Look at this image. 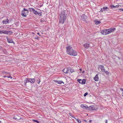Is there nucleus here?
<instances>
[{
  "label": "nucleus",
  "mask_w": 123,
  "mask_h": 123,
  "mask_svg": "<svg viewBox=\"0 0 123 123\" xmlns=\"http://www.w3.org/2000/svg\"><path fill=\"white\" fill-rule=\"evenodd\" d=\"M77 80L79 83L82 84H84L86 83V80L85 79H83V80L78 79Z\"/></svg>",
  "instance_id": "39448f33"
},
{
  "label": "nucleus",
  "mask_w": 123,
  "mask_h": 123,
  "mask_svg": "<svg viewBox=\"0 0 123 123\" xmlns=\"http://www.w3.org/2000/svg\"><path fill=\"white\" fill-rule=\"evenodd\" d=\"M88 94V93L87 92H86V93H85L84 95V97H85Z\"/></svg>",
  "instance_id": "2f4dec72"
},
{
  "label": "nucleus",
  "mask_w": 123,
  "mask_h": 123,
  "mask_svg": "<svg viewBox=\"0 0 123 123\" xmlns=\"http://www.w3.org/2000/svg\"><path fill=\"white\" fill-rule=\"evenodd\" d=\"M30 10L31 11H32L33 13L35 14H37V11H35V10L34 9V8H30Z\"/></svg>",
  "instance_id": "9b49d317"
},
{
  "label": "nucleus",
  "mask_w": 123,
  "mask_h": 123,
  "mask_svg": "<svg viewBox=\"0 0 123 123\" xmlns=\"http://www.w3.org/2000/svg\"><path fill=\"white\" fill-rule=\"evenodd\" d=\"M7 77V78H10L11 79H12V77H11V76H4L3 77L4 78H6V77Z\"/></svg>",
  "instance_id": "a878e982"
},
{
  "label": "nucleus",
  "mask_w": 123,
  "mask_h": 123,
  "mask_svg": "<svg viewBox=\"0 0 123 123\" xmlns=\"http://www.w3.org/2000/svg\"><path fill=\"white\" fill-rule=\"evenodd\" d=\"M98 68L101 69L102 71L103 72H105V70L104 66L102 65H99L98 66Z\"/></svg>",
  "instance_id": "423d86ee"
},
{
  "label": "nucleus",
  "mask_w": 123,
  "mask_h": 123,
  "mask_svg": "<svg viewBox=\"0 0 123 123\" xmlns=\"http://www.w3.org/2000/svg\"><path fill=\"white\" fill-rule=\"evenodd\" d=\"M9 22V20L7 18L6 19V21H2V22L4 24H6L7 23H8Z\"/></svg>",
  "instance_id": "412c9836"
},
{
  "label": "nucleus",
  "mask_w": 123,
  "mask_h": 123,
  "mask_svg": "<svg viewBox=\"0 0 123 123\" xmlns=\"http://www.w3.org/2000/svg\"><path fill=\"white\" fill-rule=\"evenodd\" d=\"M40 33L39 32H38L37 34L38 35H39L40 36H41V35H39Z\"/></svg>",
  "instance_id": "79ce46f5"
},
{
  "label": "nucleus",
  "mask_w": 123,
  "mask_h": 123,
  "mask_svg": "<svg viewBox=\"0 0 123 123\" xmlns=\"http://www.w3.org/2000/svg\"><path fill=\"white\" fill-rule=\"evenodd\" d=\"M45 21L43 19H41V21L42 22H45Z\"/></svg>",
  "instance_id": "7c9ffc66"
},
{
  "label": "nucleus",
  "mask_w": 123,
  "mask_h": 123,
  "mask_svg": "<svg viewBox=\"0 0 123 123\" xmlns=\"http://www.w3.org/2000/svg\"><path fill=\"white\" fill-rule=\"evenodd\" d=\"M92 120H90L89 121V122L90 123H91L92 122Z\"/></svg>",
  "instance_id": "a19ab883"
},
{
  "label": "nucleus",
  "mask_w": 123,
  "mask_h": 123,
  "mask_svg": "<svg viewBox=\"0 0 123 123\" xmlns=\"http://www.w3.org/2000/svg\"><path fill=\"white\" fill-rule=\"evenodd\" d=\"M67 18V14L64 11L61 12L59 18V23L61 24H63L65 22Z\"/></svg>",
  "instance_id": "f257e3e1"
},
{
  "label": "nucleus",
  "mask_w": 123,
  "mask_h": 123,
  "mask_svg": "<svg viewBox=\"0 0 123 123\" xmlns=\"http://www.w3.org/2000/svg\"><path fill=\"white\" fill-rule=\"evenodd\" d=\"M84 71H83V72H82V73H84Z\"/></svg>",
  "instance_id": "a18cd8bd"
},
{
  "label": "nucleus",
  "mask_w": 123,
  "mask_h": 123,
  "mask_svg": "<svg viewBox=\"0 0 123 123\" xmlns=\"http://www.w3.org/2000/svg\"><path fill=\"white\" fill-rule=\"evenodd\" d=\"M27 80L26 79H25L24 81V84L25 85H26V83L27 82Z\"/></svg>",
  "instance_id": "4be33fe9"
},
{
  "label": "nucleus",
  "mask_w": 123,
  "mask_h": 123,
  "mask_svg": "<svg viewBox=\"0 0 123 123\" xmlns=\"http://www.w3.org/2000/svg\"><path fill=\"white\" fill-rule=\"evenodd\" d=\"M95 22L96 25H98L101 23L100 21H98L97 20H95Z\"/></svg>",
  "instance_id": "6ab92c4d"
},
{
  "label": "nucleus",
  "mask_w": 123,
  "mask_h": 123,
  "mask_svg": "<svg viewBox=\"0 0 123 123\" xmlns=\"http://www.w3.org/2000/svg\"><path fill=\"white\" fill-rule=\"evenodd\" d=\"M116 29L115 28H110L108 29H106V32H107V35L111 33V32H113Z\"/></svg>",
  "instance_id": "20e7f679"
},
{
  "label": "nucleus",
  "mask_w": 123,
  "mask_h": 123,
  "mask_svg": "<svg viewBox=\"0 0 123 123\" xmlns=\"http://www.w3.org/2000/svg\"><path fill=\"white\" fill-rule=\"evenodd\" d=\"M53 81L55 82L56 83L59 84H62L63 85L64 84V83L62 81L54 80H53Z\"/></svg>",
  "instance_id": "0eeeda50"
},
{
  "label": "nucleus",
  "mask_w": 123,
  "mask_h": 123,
  "mask_svg": "<svg viewBox=\"0 0 123 123\" xmlns=\"http://www.w3.org/2000/svg\"><path fill=\"white\" fill-rule=\"evenodd\" d=\"M105 72V73L107 75L108 74H109V72L108 71H105V72Z\"/></svg>",
  "instance_id": "cd10ccee"
},
{
  "label": "nucleus",
  "mask_w": 123,
  "mask_h": 123,
  "mask_svg": "<svg viewBox=\"0 0 123 123\" xmlns=\"http://www.w3.org/2000/svg\"><path fill=\"white\" fill-rule=\"evenodd\" d=\"M6 31L5 30H0V34H5Z\"/></svg>",
  "instance_id": "aec40b11"
},
{
  "label": "nucleus",
  "mask_w": 123,
  "mask_h": 123,
  "mask_svg": "<svg viewBox=\"0 0 123 123\" xmlns=\"http://www.w3.org/2000/svg\"><path fill=\"white\" fill-rule=\"evenodd\" d=\"M37 83L38 84H39L40 82L41 81L40 80H37Z\"/></svg>",
  "instance_id": "c85d7f7f"
},
{
  "label": "nucleus",
  "mask_w": 123,
  "mask_h": 123,
  "mask_svg": "<svg viewBox=\"0 0 123 123\" xmlns=\"http://www.w3.org/2000/svg\"><path fill=\"white\" fill-rule=\"evenodd\" d=\"M26 79H27V82H30V80H29V79H30V78H26Z\"/></svg>",
  "instance_id": "f704fd0d"
},
{
  "label": "nucleus",
  "mask_w": 123,
  "mask_h": 123,
  "mask_svg": "<svg viewBox=\"0 0 123 123\" xmlns=\"http://www.w3.org/2000/svg\"><path fill=\"white\" fill-rule=\"evenodd\" d=\"M37 14H38V15L39 16H41L42 15V12H37Z\"/></svg>",
  "instance_id": "b1692460"
},
{
  "label": "nucleus",
  "mask_w": 123,
  "mask_h": 123,
  "mask_svg": "<svg viewBox=\"0 0 123 123\" xmlns=\"http://www.w3.org/2000/svg\"><path fill=\"white\" fill-rule=\"evenodd\" d=\"M81 19L83 21H85L86 20L87 17L85 14H83L81 16Z\"/></svg>",
  "instance_id": "6e6552de"
},
{
  "label": "nucleus",
  "mask_w": 123,
  "mask_h": 123,
  "mask_svg": "<svg viewBox=\"0 0 123 123\" xmlns=\"http://www.w3.org/2000/svg\"><path fill=\"white\" fill-rule=\"evenodd\" d=\"M29 79L30 80V82L31 83H33L35 82V79L34 78H30V79Z\"/></svg>",
  "instance_id": "f3484780"
},
{
  "label": "nucleus",
  "mask_w": 123,
  "mask_h": 123,
  "mask_svg": "<svg viewBox=\"0 0 123 123\" xmlns=\"http://www.w3.org/2000/svg\"><path fill=\"white\" fill-rule=\"evenodd\" d=\"M0 123H1V121H0Z\"/></svg>",
  "instance_id": "de8ad7c7"
},
{
  "label": "nucleus",
  "mask_w": 123,
  "mask_h": 123,
  "mask_svg": "<svg viewBox=\"0 0 123 123\" xmlns=\"http://www.w3.org/2000/svg\"><path fill=\"white\" fill-rule=\"evenodd\" d=\"M4 74H9V73H6V72H3V73Z\"/></svg>",
  "instance_id": "e433bc0d"
},
{
  "label": "nucleus",
  "mask_w": 123,
  "mask_h": 123,
  "mask_svg": "<svg viewBox=\"0 0 123 123\" xmlns=\"http://www.w3.org/2000/svg\"><path fill=\"white\" fill-rule=\"evenodd\" d=\"M115 6H114L113 5H112L111 6V7L112 8L115 7Z\"/></svg>",
  "instance_id": "c9c22d12"
},
{
  "label": "nucleus",
  "mask_w": 123,
  "mask_h": 123,
  "mask_svg": "<svg viewBox=\"0 0 123 123\" xmlns=\"http://www.w3.org/2000/svg\"><path fill=\"white\" fill-rule=\"evenodd\" d=\"M1 27H0V28H1Z\"/></svg>",
  "instance_id": "49530a36"
},
{
  "label": "nucleus",
  "mask_w": 123,
  "mask_h": 123,
  "mask_svg": "<svg viewBox=\"0 0 123 123\" xmlns=\"http://www.w3.org/2000/svg\"><path fill=\"white\" fill-rule=\"evenodd\" d=\"M28 10L25 8H24L23 10L21 11V15L23 17H26L27 15H28Z\"/></svg>",
  "instance_id": "7ed1b4c3"
},
{
  "label": "nucleus",
  "mask_w": 123,
  "mask_h": 123,
  "mask_svg": "<svg viewBox=\"0 0 123 123\" xmlns=\"http://www.w3.org/2000/svg\"><path fill=\"white\" fill-rule=\"evenodd\" d=\"M101 33L102 34L106 35H107V32H106V29L103 30L101 31Z\"/></svg>",
  "instance_id": "f8f14e48"
},
{
  "label": "nucleus",
  "mask_w": 123,
  "mask_h": 123,
  "mask_svg": "<svg viewBox=\"0 0 123 123\" xmlns=\"http://www.w3.org/2000/svg\"><path fill=\"white\" fill-rule=\"evenodd\" d=\"M89 45L90 44L89 43H85L83 44V46L85 48L87 49L89 47Z\"/></svg>",
  "instance_id": "ddd939ff"
},
{
  "label": "nucleus",
  "mask_w": 123,
  "mask_h": 123,
  "mask_svg": "<svg viewBox=\"0 0 123 123\" xmlns=\"http://www.w3.org/2000/svg\"><path fill=\"white\" fill-rule=\"evenodd\" d=\"M66 52L67 54L74 56H76L77 54V52L73 49L70 46H68L66 47Z\"/></svg>",
  "instance_id": "f03ea898"
},
{
  "label": "nucleus",
  "mask_w": 123,
  "mask_h": 123,
  "mask_svg": "<svg viewBox=\"0 0 123 123\" xmlns=\"http://www.w3.org/2000/svg\"><path fill=\"white\" fill-rule=\"evenodd\" d=\"M118 10L120 11H123V9L120 8L118 9Z\"/></svg>",
  "instance_id": "72a5a7b5"
},
{
  "label": "nucleus",
  "mask_w": 123,
  "mask_h": 123,
  "mask_svg": "<svg viewBox=\"0 0 123 123\" xmlns=\"http://www.w3.org/2000/svg\"><path fill=\"white\" fill-rule=\"evenodd\" d=\"M81 107L84 109H87L88 107V106L86 105H81L80 106Z\"/></svg>",
  "instance_id": "2eb2a0df"
},
{
  "label": "nucleus",
  "mask_w": 123,
  "mask_h": 123,
  "mask_svg": "<svg viewBox=\"0 0 123 123\" xmlns=\"http://www.w3.org/2000/svg\"><path fill=\"white\" fill-rule=\"evenodd\" d=\"M120 90L121 91H122L123 92V89L122 88H120Z\"/></svg>",
  "instance_id": "58836bf2"
},
{
  "label": "nucleus",
  "mask_w": 123,
  "mask_h": 123,
  "mask_svg": "<svg viewBox=\"0 0 123 123\" xmlns=\"http://www.w3.org/2000/svg\"><path fill=\"white\" fill-rule=\"evenodd\" d=\"M68 70L69 69L68 68H64L63 70V71L64 73H65V74H67L68 73Z\"/></svg>",
  "instance_id": "4468645a"
},
{
  "label": "nucleus",
  "mask_w": 123,
  "mask_h": 123,
  "mask_svg": "<svg viewBox=\"0 0 123 123\" xmlns=\"http://www.w3.org/2000/svg\"><path fill=\"white\" fill-rule=\"evenodd\" d=\"M99 74H97L95 77L93 78L94 80L96 81H98L99 80V77L98 76Z\"/></svg>",
  "instance_id": "1a4fd4ad"
},
{
  "label": "nucleus",
  "mask_w": 123,
  "mask_h": 123,
  "mask_svg": "<svg viewBox=\"0 0 123 123\" xmlns=\"http://www.w3.org/2000/svg\"><path fill=\"white\" fill-rule=\"evenodd\" d=\"M70 70L71 73H72L74 72V70H73L71 68L70 69Z\"/></svg>",
  "instance_id": "c756f323"
},
{
  "label": "nucleus",
  "mask_w": 123,
  "mask_h": 123,
  "mask_svg": "<svg viewBox=\"0 0 123 123\" xmlns=\"http://www.w3.org/2000/svg\"><path fill=\"white\" fill-rule=\"evenodd\" d=\"M105 123H107V122H108L107 120H105Z\"/></svg>",
  "instance_id": "ea45409f"
},
{
  "label": "nucleus",
  "mask_w": 123,
  "mask_h": 123,
  "mask_svg": "<svg viewBox=\"0 0 123 123\" xmlns=\"http://www.w3.org/2000/svg\"><path fill=\"white\" fill-rule=\"evenodd\" d=\"M34 122H35L37 123H39V122L33 119L32 120Z\"/></svg>",
  "instance_id": "bb28decb"
},
{
  "label": "nucleus",
  "mask_w": 123,
  "mask_h": 123,
  "mask_svg": "<svg viewBox=\"0 0 123 123\" xmlns=\"http://www.w3.org/2000/svg\"><path fill=\"white\" fill-rule=\"evenodd\" d=\"M107 8L108 7H104L103 8L101 9V11H102V12H103V11H102V9H104V10H106V9H107Z\"/></svg>",
  "instance_id": "393cba45"
},
{
  "label": "nucleus",
  "mask_w": 123,
  "mask_h": 123,
  "mask_svg": "<svg viewBox=\"0 0 123 123\" xmlns=\"http://www.w3.org/2000/svg\"><path fill=\"white\" fill-rule=\"evenodd\" d=\"M32 33L33 34H34L35 33L34 32H32Z\"/></svg>",
  "instance_id": "c03bdc74"
},
{
  "label": "nucleus",
  "mask_w": 123,
  "mask_h": 123,
  "mask_svg": "<svg viewBox=\"0 0 123 123\" xmlns=\"http://www.w3.org/2000/svg\"><path fill=\"white\" fill-rule=\"evenodd\" d=\"M121 6H122V5H116V6H115V7H116V8H118V7H121Z\"/></svg>",
  "instance_id": "5701e85b"
},
{
  "label": "nucleus",
  "mask_w": 123,
  "mask_h": 123,
  "mask_svg": "<svg viewBox=\"0 0 123 123\" xmlns=\"http://www.w3.org/2000/svg\"><path fill=\"white\" fill-rule=\"evenodd\" d=\"M79 70L80 71V73L82 71V69L81 68H80Z\"/></svg>",
  "instance_id": "4c0bfd02"
},
{
  "label": "nucleus",
  "mask_w": 123,
  "mask_h": 123,
  "mask_svg": "<svg viewBox=\"0 0 123 123\" xmlns=\"http://www.w3.org/2000/svg\"><path fill=\"white\" fill-rule=\"evenodd\" d=\"M15 117H13V118H14V119H16V118H15Z\"/></svg>",
  "instance_id": "37998d69"
},
{
  "label": "nucleus",
  "mask_w": 123,
  "mask_h": 123,
  "mask_svg": "<svg viewBox=\"0 0 123 123\" xmlns=\"http://www.w3.org/2000/svg\"><path fill=\"white\" fill-rule=\"evenodd\" d=\"M12 33V32L10 31H6L5 34L7 35H11Z\"/></svg>",
  "instance_id": "dca6fc26"
},
{
  "label": "nucleus",
  "mask_w": 123,
  "mask_h": 123,
  "mask_svg": "<svg viewBox=\"0 0 123 123\" xmlns=\"http://www.w3.org/2000/svg\"><path fill=\"white\" fill-rule=\"evenodd\" d=\"M7 39L8 43H14L12 39H9L7 38Z\"/></svg>",
  "instance_id": "a211bd4d"
},
{
  "label": "nucleus",
  "mask_w": 123,
  "mask_h": 123,
  "mask_svg": "<svg viewBox=\"0 0 123 123\" xmlns=\"http://www.w3.org/2000/svg\"><path fill=\"white\" fill-rule=\"evenodd\" d=\"M77 120L78 123H81V121L80 120H79L78 119H77Z\"/></svg>",
  "instance_id": "473e14b6"
},
{
  "label": "nucleus",
  "mask_w": 123,
  "mask_h": 123,
  "mask_svg": "<svg viewBox=\"0 0 123 123\" xmlns=\"http://www.w3.org/2000/svg\"><path fill=\"white\" fill-rule=\"evenodd\" d=\"M89 108L90 109L93 110H97L98 109V108L93 105L90 106Z\"/></svg>",
  "instance_id": "9d476101"
}]
</instances>
